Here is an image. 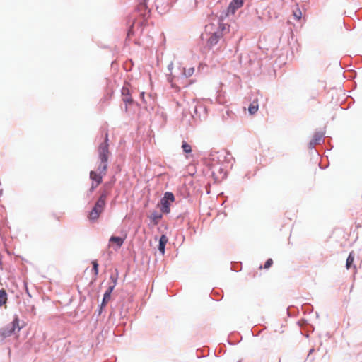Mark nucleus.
<instances>
[{
  "instance_id": "obj_20",
  "label": "nucleus",
  "mask_w": 362,
  "mask_h": 362,
  "mask_svg": "<svg viewBox=\"0 0 362 362\" xmlns=\"http://www.w3.org/2000/svg\"><path fill=\"white\" fill-rule=\"evenodd\" d=\"M182 148L184 152L188 153L192 152V147L191 146L187 144L186 141L182 142Z\"/></svg>"
},
{
  "instance_id": "obj_21",
  "label": "nucleus",
  "mask_w": 362,
  "mask_h": 362,
  "mask_svg": "<svg viewBox=\"0 0 362 362\" xmlns=\"http://www.w3.org/2000/svg\"><path fill=\"white\" fill-rule=\"evenodd\" d=\"M273 264V260L272 259H268L266 262L264 263V268L268 269Z\"/></svg>"
},
{
  "instance_id": "obj_19",
  "label": "nucleus",
  "mask_w": 362,
  "mask_h": 362,
  "mask_svg": "<svg viewBox=\"0 0 362 362\" xmlns=\"http://www.w3.org/2000/svg\"><path fill=\"white\" fill-rule=\"evenodd\" d=\"M93 265V272L95 275V279H96L97 276L98 275V263L97 260H93L91 262Z\"/></svg>"
},
{
  "instance_id": "obj_16",
  "label": "nucleus",
  "mask_w": 362,
  "mask_h": 362,
  "mask_svg": "<svg viewBox=\"0 0 362 362\" xmlns=\"http://www.w3.org/2000/svg\"><path fill=\"white\" fill-rule=\"evenodd\" d=\"M354 261V255L353 252H351L349 255L347 259H346V267L347 269L351 268V265L353 264Z\"/></svg>"
},
{
  "instance_id": "obj_13",
  "label": "nucleus",
  "mask_w": 362,
  "mask_h": 362,
  "mask_svg": "<svg viewBox=\"0 0 362 362\" xmlns=\"http://www.w3.org/2000/svg\"><path fill=\"white\" fill-rule=\"evenodd\" d=\"M249 112L251 115L255 114L258 110V103L257 100H255L252 101V103L250 105L248 108Z\"/></svg>"
},
{
  "instance_id": "obj_23",
  "label": "nucleus",
  "mask_w": 362,
  "mask_h": 362,
  "mask_svg": "<svg viewBox=\"0 0 362 362\" xmlns=\"http://www.w3.org/2000/svg\"><path fill=\"white\" fill-rule=\"evenodd\" d=\"M193 71H194V69H190L188 71V76H191L192 74Z\"/></svg>"
},
{
  "instance_id": "obj_5",
  "label": "nucleus",
  "mask_w": 362,
  "mask_h": 362,
  "mask_svg": "<svg viewBox=\"0 0 362 362\" xmlns=\"http://www.w3.org/2000/svg\"><path fill=\"white\" fill-rule=\"evenodd\" d=\"M16 329H18V331L21 329L19 327V319L17 316L15 317L11 323L0 329V336L2 339L8 337L15 332Z\"/></svg>"
},
{
  "instance_id": "obj_11",
  "label": "nucleus",
  "mask_w": 362,
  "mask_h": 362,
  "mask_svg": "<svg viewBox=\"0 0 362 362\" xmlns=\"http://www.w3.org/2000/svg\"><path fill=\"white\" fill-rule=\"evenodd\" d=\"M168 240V239L165 235H162L159 240L158 250L162 254L165 253V247Z\"/></svg>"
},
{
  "instance_id": "obj_10",
  "label": "nucleus",
  "mask_w": 362,
  "mask_h": 362,
  "mask_svg": "<svg viewBox=\"0 0 362 362\" xmlns=\"http://www.w3.org/2000/svg\"><path fill=\"white\" fill-rule=\"evenodd\" d=\"M113 289H114V286H110L108 287L107 290L104 293V296H103V302H102V305H101L102 306H105L107 304V303L110 300L111 293H112Z\"/></svg>"
},
{
  "instance_id": "obj_14",
  "label": "nucleus",
  "mask_w": 362,
  "mask_h": 362,
  "mask_svg": "<svg viewBox=\"0 0 362 362\" xmlns=\"http://www.w3.org/2000/svg\"><path fill=\"white\" fill-rule=\"evenodd\" d=\"M293 16L294 17L295 21L301 20L303 13L298 7H296L295 9L293 10Z\"/></svg>"
},
{
  "instance_id": "obj_24",
  "label": "nucleus",
  "mask_w": 362,
  "mask_h": 362,
  "mask_svg": "<svg viewBox=\"0 0 362 362\" xmlns=\"http://www.w3.org/2000/svg\"><path fill=\"white\" fill-rule=\"evenodd\" d=\"M144 92H141L140 94V97L143 100H144Z\"/></svg>"
},
{
  "instance_id": "obj_17",
  "label": "nucleus",
  "mask_w": 362,
  "mask_h": 362,
  "mask_svg": "<svg viewBox=\"0 0 362 362\" xmlns=\"http://www.w3.org/2000/svg\"><path fill=\"white\" fill-rule=\"evenodd\" d=\"M7 301V293L4 290H0V306L4 305Z\"/></svg>"
},
{
  "instance_id": "obj_1",
  "label": "nucleus",
  "mask_w": 362,
  "mask_h": 362,
  "mask_svg": "<svg viewBox=\"0 0 362 362\" xmlns=\"http://www.w3.org/2000/svg\"><path fill=\"white\" fill-rule=\"evenodd\" d=\"M110 189L111 185L108 186L107 184H105L101 189L100 195L98 199L88 215V218L90 221L95 222L99 218L100 214L103 212L106 205V199L110 193Z\"/></svg>"
},
{
  "instance_id": "obj_15",
  "label": "nucleus",
  "mask_w": 362,
  "mask_h": 362,
  "mask_svg": "<svg viewBox=\"0 0 362 362\" xmlns=\"http://www.w3.org/2000/svg\"><path fill=\"white\" fill-rule=\"evenodd\" d=\"M322 138V134H315L313 138V139L310 141V146H315L317 144H318Z\"/></svg>"
},
{
  "instance_id": "obj_12",
  "label": "nucleus",
  "mask_w": 362,
  "mask_h": 362,
  "mask_svg": "<svg viewBox=\"0 0 362 362\" xmlns=\"http://www.w3.org/2000/svg\"><path fill=\"white\" fill-rule=\"evenodd\" d=\"M109 241L110 243H115L117 246V248H119L123 245L124 242V238L117 236H112L110 238Z\"/></svg>"
},
{
  "instance_id": "obj_18",
  "label": "nucleus",
  "mask_w": 362,
  "mask_h": 362,
  "mask_svg": "<svg viewBox=\"0 0 362 362\" xmlns=\"http://www.w3.org/2000/svg\"><path fill=\"white\" fill-rule=\"evenodd\" d=\"M162 215L158 214L157 212H153L151 214V218L154 222L155 224H157L160 219H161Z\"/></svg>"
},
{
  "instance_id": "obj_2",
  "label": "nucleus",
  "mask_w": 362,
  "mask_h": 362,
  "mask_svg": "<svg viewBox=\"0 0 362 362\" xmlns=\"http://www.w3.org/2000/svg\"><path fill=\"white\" fill-rule=\"evenodd\" d=\"M226 25V24H209L206 26V31L211 35L208 40L210 47L216 45L219 39L228 30Z\"/></svg>"
},
{
  "instance_id": "obj_8",
  "label": "nucleus",
  "mask_w": 362,
  "mask_h": 362,
  "mask_svg": "<svg viewBox=\"0 0 362 362\" xmlns=\"http://www.w3.org/2000/svg\"><path fill=\"white\" fill-rule=\"evenodd\" d=\"M122 100L126 104L125 110L127 111V105L133 103L129 89L127 86H123L122 89Z\"/></svg>"
},
{
  "instance_id": "obj_9",
  "label": "nucleus",
  "mask_w": 362,
  "mask_h": 362,
  "mask_svg": "<svg viewBox=\"0 0 362 362\" xmlns=\"http://www.w3.org/2000/svg\"><path fill=\"white\" fill-rule=\"evenodd\" d=\"M245 0H233L228 7V14H234L235 11L243 6Z\"/></svg>"
},
{
  "instance_id": "obj_3",
  "label": "nucleus",
  "mask_w": 362,
  "mask_h": 362,
  "mask_svg": "<svg viewBox=\"0 0 362 362\" xmlns=\"http://www.w3.org/2000/svg\"><path fill=\"white\" fill-rule=\"evenodd\" d=\"M98 158L100 160V164L98 165V170H100L102 168L103 174H106V171L107 169V161L108 158L110 154L109 151V144H108V134H105V138L104 142L100 144L98 148Z\"/></svg>"
},
{
  "instance_id": "obj_7",
  "label": "nucleus",
  "mask_w": 362,
  "mask_h": 362,
  "mask_svg": "<svg viewBox=\"0 0 362 362\" xmlns=\"http://www.w3.org/2000/svg\"><path fill=\"white\" fill-rule=\"evenodd\" d=\"M175 201V197L172 192H167L160 201V210L165 214L170 212V206Z\"/></svg>"
},
{
  "instance_id": "obj_4",
  "label": "nucleus",
  "mask_w": 362,
  "mask_h": 362,
  "mask_svg": "<svg viewBox=\"0 0 362 362\" xmlns=\"http://www.w3.org/2000/svg\"><path fill=\"white\" fill-rule=\"evenodd\" d=\"M150 0H143L139 3L135 11V18L134 23H144L147 21L151 16V11L146 6V3Z\"/></svg>"
},
{
  "instance_id": "obj_22",
  "label": "nucleus",
  "mask_w": 362,
  "mask_h": 362,
  "mask_svg": "<svg viewBox=\"0 0 362 362\" xmlns=\"http://www.w3.org/2000/svg\"><path fill=\"white\" fill-rule=\"evenodd\" d=\"M110 279L112 280V281L113 283L112 286H114V288H115L117 284V277H115L114 276H111Z\"/></svg>"
},
{
  "instance_id": "obj_6",
  "label": "nucleus",
  "mask_w": 362,
  "mask_h": 362,
  "mask_svg": "<svg viewBox=\"0 0 362 362\" xmlns=\"http://www.w3.org/2000/svg\"><path fill=\"white\" fill-rule=\"evenodd\" d=\"M98 170V173L93 170H91L90 172V178L92 180V184L89 189L90 193H92L95 189V188H97L98 185L101 184L103 180V176L105 175L103 174L102 168H100V170Z\"/></svg>"
}]
</instances>
